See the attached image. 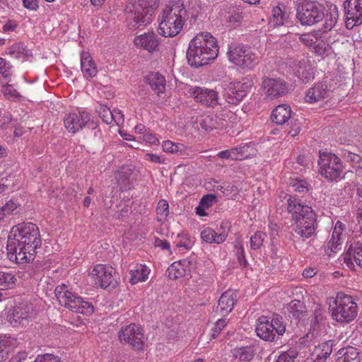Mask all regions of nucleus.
<instances>
[{
	"label": "nucleus",
	"mask_w": 362,
	"mask_h": 362,
	"mask_svg": "<svg viewBox=\"0 0 362 362\" xmlns=\"http://www.w3.org/2000/svg\"><path fill=\"white\" fill-rule=\"evenodd\" d=\"M218 54L217 41L210 33H200L189 43L187 58L188 63L194 67L208 64Z\"/></svg>",
	"instance_id": "obj_1"
},
{
	"label": "nucleus",
	"mask_w": 362,
	"mask_h": 362,
	"mask_svg": "<svg viewBox=\"0 0 362 362\" xmlns=\"http://www.w3.org/2000/svg\"><path fill=\"white\" fill-rule=\"evenodd\" d=\"M158 0H129L124 8L128 26L137 29L151 23L158 6Z\"/></svg>",
	"instance_id": "obj_2"
},
{
	"label": "nucleus",
	"mask_w": 362,
	"mask_h": 362,
	"mask_svg": "<svg viewBox=\"0 0 362 362\" xmlns=\"http://www.w3.org/2000/svg\"><path fill=\"white\" fill-rule=\"evenodd\" d=\"M26 245L27 250L36 252L41 245V238L37 226L32 223H23L12 228L10 232V250L14 251L18 245Z\"/></svg>",
	"instance_id": "obj_3"
},
{
	"label": "nucleus",
	"mask_w": 362,
	"mask_h": 362,
	"mask_svg": "<svg viewBox=\"0 0 362 362\" xmlns=\"http://www.w3.org/2000/svg\"><path fill=\"white\" fill-rule=\"evenodd\" d=\"M329 307L333 319L339 322H349L357 315V304L351 296L342 292L329 299Z\"/></svg>",
	"instance_id": "obj_4"
},
{
	"label": "nucleus",
	"mask_w": 362,
	"mask_h": 362,
	"mask_svg": "<svg viewBox=\"0 0 362 362\" xmlns=\"http://www.w3.org/2000/svg\"><path fill=\"white\" fill-rule=\"evenodd\" d=\"M255 331L258 337L267 341H275L276 334L282 336L286 332V326L284 325L282 317H274L272 320L267 316H261L258 319V323Z\"/></svg>",
	"instance_id": "obj_5"
},
{
	"label": "nucleus",
	"mask_w": 362,
	"mask_h": 362,
	"mask_svg": "<svg viewBox=\"0 0 362 362\" xmlns=\"http://www.w3.org/2000/svg\"><path fill=\"white\" fill-rule=\"evenodd\" d=\"M318 165L320 175L329 181L340 177L344 170L341 159L332 153H320Z\"/></svg>",
	"instance_id": "obj_6"
},
{
	"label": "nucleus",
	"mask_w": 362,
	"mask_h": 362,
	"mask_svg": "<svg viewBox=\"0 0 362 362\" xmlns=\"http://www.w3.org/2000/svg\"><path fill=\"white\" fill-rule=\"evenodd\" d=\"M296 17L303 25H312L325 18V8L317 1H305L298 6Z\"/></svg>",
	"instance_id": "obj_7"
},
{
	"label": "nucleus",
	"mask_w": 362,
	"mask_h": 362,
	"mask_svg": "<svg viewBox=\"0 0 362 362\" xmlns=\"http://www.w3.org/2000/svg\"><path fill=\"white\" fill-rule=\"evenodd\" d=\"M230 62L242 69H252L258 62V57L249 47L237 46L228 52Z\"/></svg>",
	"instance_id": "obj_8"
},
{
	"label": "nucleus",
	"mask_w": 362,
	"mask_h": 362,
	"mask_svg": "<svg viewBox=\"0 0 362 362\" xmlns=\"http://www.w3.org/2000/svg\"><path fill=\"white\" fill-rule=\"evenodd\" d=\"M262 88L266 96L270 100L282 97L288 93V83L280 78L264 77Z\"/></svg>",
	"instance_id": "obj_9"
},
{
	"label": "nucleus",
	"mask_w": 362,
	"mask_h": 362,
	"mask_svg": "<svg viewBox=\"0 0 362 362\" xmlns=\"http://www.w3.org/2000/svg\"><path fill=\"white\" fill-rule=\"evenodd\" d=\"M119 340L131 345L136 349H141L144 344L141 329L135 324H131L122 329L119 332Z\"/></svg>",
	"instance_id": "obj_10"
},
{
	"label": "nucleus",
	"mask_w": 362,
	"mask_h": 362,
	"mask_svg": "<svg viewBox=\"0 0 362 362\" xmlns=\"http://www.w3.org/2000/svg\"><path fill=\"white\" fill-rule=\"evenodd\" d=\"M158 33L165 37H172L182 30L185 21L161 13L159 17Z\"/></svg>",
	"instance_id": "obj_11"
},
{
	"label": "nucleus",
	"mask_w": 362,
	"mask_h": 362,
	"mask_svg": "<svg viewBox=\"0 0 362 362\" xmlns=\"http://www.w3.org/2000/svg\"><path fill=\"white\" fill-rule=\"evenodd\" d=\"M91 274L96 276V284L103 288H115L117 284L113 275L115 274V269L111 266L98 264L93 268Z\"/></svg>",
	"instance_id": "obj_12"
},
{
	"label": "nucleus",
	"mask_w": 362,
	"mask_h": 362,
	"mask_svg": "<svg viewBox=\"0 0 362 362\" xmlns=\"http://www.w3.org/2000/svg\"><path fill=\"white\" fill-rule=\"evenodd\" d=\"M251 86L250 81H238L229 83L224 95L226 101L233 105L239 103L247 95V90Z\"/></svg>",
	"instance_id": "obj_13"
},
{
	"label": "nucleus",
	"mask_w": 362,
	"mask_h": 362,
	"mask_svg": "<svg viewBox=\"0 0 362 362\" xmlns=\"http://www.w3.org/2000/svg\"><path fill=\"white\" fill-rule=\"evenodd\" d=\"M188 94L197 102L207 107H214L218 104V93L216 91L202 87H190Z\"/></svg>",
	"instance_id": "obj_14"
},
{
	"label": "nucleus",
	"mask_w": 362,
	"mask_h": 362,
	"mask_svg": "<svg viewBox=\"0 0 362 362\" xmlns=\"http://www.w3.org/2000/svg\"><path fill=\"white\" fill-rule=\"evenodd\" d=\"M55 296L59 303L73 312L78 313L79 310L78 303H81V297L76 296L73 293L66 290L65 285H61L56 287L54 291Z\"/></svg>",
	"instance_id": "obj_15"
},
{
	"label": "nucleus",
	"mask_w": 362,
	"mask_h": 362,
	"mask_svg": "<svg viewBox=\"0 0 362 362\" xmlns=\"http://www.w3.org/2000/svg\"><path fill=\"white\" fill-rule=\"evenodd\" d=\"M90 121V116L86 112L69 113L64 117V123L66 129L75 134L83 129Z\"/></svg>",
	"instance_id": "obj_16"
},
{
	"label": "nucleus",
	"mask_w": 362,
	"mask_h": 362,
	"mask_svg": "<svg viewBox=\"0 0 362 362\" xmlns=\"http://www.w3.org/2000/svg\"><path fill=\"white\" fill-rule=\"evenodd\" d=\"M195 269V262L188 259H183L173 262L167 269L166 273L170 279L190 276L192 270Z\"/></svg>",
	"instance_id": "obj_17"
},
{
	"label": "nucleus",
	"mask_w": 362,
	"mask_h": 362,
	"mask_svg": "<svg viewBox=\"0 0 362 362\" xmlns=\"http://www.w3.org/2000/svg\"><path fill=\"white\" fill-rule=\"evenodd\" d=\"M33 306L28 302H21L13 310L12 313L7 315V320L13 327L23 324L31 317Z\"/></svg>",
	"instance_id": "obj_18"
},
{
	"label": "nucleus",
	"mask_w": 362,
	"mask_h": 362,
	"mask_svg": "<svg viewBox=\"0 0 362 362\" xmlns=\"http://www.w3.org/2000/svg\"><path fill=\"white\" fill-rule=\"evenodd\" d=\"M346 25L351 21L352 27L362 23V0H346L344 2Z\"/></svg>",
	"instance_id": "obj_19"
},
{
	"label": "nucleus",
	"mask_w": 362,
	"mask_h": 362,
	"mask_svg": "<svg viewBox=\"0 0 362 362\" xmlns=\"http://www.w3.org/2000/svg\"><path fill=\"white\" fill-rule=\"evenodd\" d=\"M305 209L308 211L306 214L308 216V217H307L308 221H305L303 222L300 221L295 223L296 225L293 228L294 233H293V236L294 238H308L315 233L316 216L315 214H313L308 208Z\"/></svg>",
	"instance_id": "obj_20"
},
{
	"label": "nucleus",
	"mask_w": 362,
	"mask_h": 362,
	"mask_svg": "<svg viewBox=\"0 0 362 362\" xmlns=\"http://www.w3.org/2000/svg\"><path fill=\"white\" fill-rule=\"evenodd\" d=\"M10 235L8 237L7 240V256L8 258L12 261L15 262L18 264H24L27 263L34 259V257L36 254V252H32L27 250L28 247L26 245H18L16 247V250H10Z\"/></svg>",
	"instance_id": "obj_21"
},
{
	"label": "nucleus",
	"mask_w": 362,
	"mask_h": 362,
	"mask_svg": "<svg viewBox=\"0 0 362 362\" xmlns=\"http://www.w3.org/2000/svg\"><path fill=\"white\" fill-rule=\"evenodd\" d=\"M306 208L310 209L313 214H315L311 207L308 205H303L298 199L290 196L287 200V209L291 214L295 223L308 221L307 217L308 216L306 215L308 212Z\"/></svg>",
	"instance_id": "obj_22"
},
{
	"label": "nucleus",
	"mask_w": 362,
	"mask_h": 362,
	"mask_svg": "<svg viewBox=\"0 0 362 362\" xmlns=\"http://www.w3.org/2000/svg\"><path fill=\"white\" fill-rule=\"evenodd\" d=\"M134 45L149 52L156 51L160 44L159 37L154 32H148L134 38Z\"/></svg>",
	"instance_id": "obj_23"
},
{
	"label": "nucleus",
	"mask_w": 362,
	"mask_h": 362,
	"mask_svg": "<svg viewBox=\"0 0 362 362\" xmlns=\"http://www.w3.org/2000/svg\"><path fill=\"white\" fill-rule=\"evenodd\" d=\"M162 14L177 18L183 21L187 18V11L182 0H171L165 6Z\"/></svg>",
	"instance_id": "obj_24"
},
{
	"label": "nucleus",
	"mask_w": 362,
	"mask_h": 362,
	"mask_svg": "<svg viewBox=\"0 0 362 362\" xmlns=\"http://www.w3.org/2000/svg\"><path fill=\"white\" fill-rule=\"evenodd\" d=\"M292 111L291 107L287 104H282L278 105L272 111L271 119L273 122L276 124L281 125L291 120V124L293 122V117L292 116Z\"/></svg>",
	"instance_id": "obj_25"
},
{
	"label": "nucleus",
	"mask_w": 362,
	"mask_h": 362,
	"mask_svg": "<svg viewBox=\"0 0 362 362\" xmlns=\"http://www.w3.org/2000/svg\"><path fill=\"white\" fill-rule=\"evenodd\" d=\"M255 346L250 344L236 346L232 349L231 353L237 362H252L255 356Z\"/></svg>",
	"instance_id": "obj_26"
},
{
	"label": "nucleus",
	"mask_w": 362,
	"mask_h": 362,
	"mask_svg": "<svg viewBox=\"0 0 362 362\" xmlns=\"http://www.w3.org/2000/svg\"><path fill=\"white\" fill-rule=\"evenodd\" d=\"M144 81L148 83L153 92L160 95L165 90V79L158 72H151L144 77Z\"/></svg>",
	"instance_id": "obj_27"
},
{
	"label": "nucleus",
	"mask_w": 362,
	"mask_h": 362,
	"mask_svg": "<svg viewBox=\"0 0 362 362\" xmlns=\"http://www.w3.org/2000/svg\"><path fill=\"white\" fill-rule=\"evenodd\" d=\"M360 351L353 346L344 347L336 354V362H360Z\"/></svg>",
	"instance_id": "obj_28"
},
{
	"label": "nucleus",
	"mask_w": 362,
	"mask_h": 362,
	"mask_svg": "<svg viewBox=\"0 0 362 362\" xmlns=\"http://www.w3.org/2000/svg\"><path fill=\"white\" fill-rule=\"evenodd\" d=\"M81 66L85 77H94L98 72L95 64L89 53L83 52L81 56Z\"/></svg>",
	"instance_id": "obj_29"
},
{
	"label": "nucleus",
	"mask_w": 362,
	"mask_h": 362,
	"mask_svg": "<svg viewBox=\"0 0 362 362\" xmlns=\"http://www.w3.org/2000/svg\"><path fill=\"white\" fill-rule=\"evenodd\" d=\"M163 151L177 154L178 156H188L191 149L182 144L174 143L171 141H164L162 144Z\"/></svg>",
	"instance_id": "obj_30"
},
{
	"label": "nucleus",
	"mask_w": 362,
	"mask_h": 362,
	"mask_svg": "<svg viewBox=\"0 0 362 362\" xmlns=\"http://www.w3.org/2000/svg\"><path fill=\"white\" fill-rule=\"evenodd\" d=\"M327 93L325 86L322 83H318L307 91L305 101L310 103L320 101L326 97Z\"/></svg>",
	"instance_id": "obj_31"
},
{
	"label": "nucleus",
	"mask_w": 362,
	"mask_h": 362,
	"mask_svg": "<svg viewBox=\"0 0 362 362\" xmlns=\"http://www.w3.org/2000/svg\"><path fill=\"white\" fill-rule=\"evenodd\" d=\"M234 303L235 297L233 293L226 291L221 296L218 300V308H219L220 313L225 315L232 310Z\"/></svg>",
	"instance_id": "obj_32"
},
{
	"label": "nucleus",
	"mask_w": 362,
	"mask_h": 362,
	"mask_svg": "<svg viewBox=\"0 0 362 362\" xmlns=\"http://www.w3.org/2000/svg\"><path fill=\"white\" fill-rule=\"evenodd\" d=\"M227 235L224 231L218 233L214 230L207 228L202 231L201 238L207 243L220 244L226 240Z\"/></svg>",
	"instance_id": "obj_33"
},
{
	"label": "nucleus",
	"mask_w": 362,
	"mask_h": 362,
	"mask_svg": "<svg viewBox=\"0 0 362 362\" xmlns=\"http://www.w3.org/2000/svg\"><path fill=\"white\" fill-rule=\"evenodd\" d=\"M287 309L294 318L298 320L303 318L306 313L305 305L299 300H292L288 305Z\"/></svg>",
	"instance_id": "obj_34"
},
{
	"label": "nucleus",
	"mask_w": 362,
	"mask_h": 362,
	"mask_svg": "<svg viewBox=\"0 0 362 362\" xmlns=\"http://www.w3.org/2000/svg\"><path fill=\"white\" fill-rule=\"evenodd\" d=\"M149 269L146 267L140 264L136 267V269L130 271V282L132 284H135L139 281H144L147 279Z\"/></svg>",
	"instance_id": "obj_35"
},
{
	"label": "nucleus",
	"mask_w": 362,
	"mask_h": 362,
	"mask_svg": "<svg viewBox=\"0 0 362 362\" xmlns=\"http://www.w3.org/2000/svg\"><path fill=\"white\" fill-rule=\"evenodd\" d=\"M222 120L216 115H207L200 123L202 129L206 132H210L213 129H218L222 126Z\"/></svg>",
	"instance_id": "obj_36"
},
{
	"label": "nucleus",
	"mask_w": 362,
	"mask_h": 362,
	"mask_svg": "<svg viewBox=\"0 0 362 362\" xmlns=\"http://www.w3.org/2000/svg\"><path fill=\"white\" fill-rule=\"evenodd\" d=\"M286 15L280 7H275L272 9V16L269 21L271 28H276L284 25Z\"/></svg>",
	"instance_id": "obj_37"
},
{
	"label": "nucleus",
	"mask_w": 362,
	"mask_h": 362,
	"mask_svg": "<svg viewBox=\"0 0 362 362\" xmlns=\"http://www.w3.org/2000/svg\"><path fill=\"white\" fill-rule=\"evenodd\" d=\"M98 111L99 116L105 123L110 124L114 120L117 124L119 125L120 119H117V115L111 112L110 108L106 105H100Z\"/></svg>",
	"instance_id": "obj_38"
},
{
	"label": "nucleus",
	"mask_w": 362,
	"mask_h": 362,
	"mask_svg": "<svg viewBox=\"0 0 362 362\" xmlns=\"http://www.w3.org/2000/svg\"><path fill=\"white\" fill-rule=\"evenodd\" d=\"M8 54L16 58H20L21 56L31 57L32 52L28 49L22 42L16 43L8 48Z\"/></svg>",
	"instance_id": "obj_39"
},
{
	"label": "nucleus",
	"mask_w": 362,
	"mask_h": 362,
	"mask_svg": "<svg viewBox=\"0 0 362 362\" xmlns=\"http://www.w3.org/2000/svg\"><path fill=\"white\" fill-rule=\"evenodd\" d=\"M347 255L349 257L352 256L356 264L362 267V243H357L354 246H351Z\"/></svg>",
	"instance_id": "obj_40"
},
{
	"label": "nucleus",
	"mask_w": 362,
	"mask_h": 362,
	"mask_svg": "<svg viewBox=\"0 0 362 362\" xmlns=\"http://www.w3.org/2000/svg\"><path fill=\"white\" fill-rule=\"evenodd\" d=\"M16 279L11 273L0 272V290H6L13 287Z\"/></svg>",
	"instance_id": "obj_41"
},
{
	"label": "nucleus",
	"mask_w": 362,
	"mask_h": 362,
	"mask_svg": "<svg viewBox=\"0 0 362 362\" xmlns=\"http://www.w3.org/2000/svg\"><path fill=\"white\" fill-rule=\"evenodd\" d=\"M267 235L265 233L262 231H257L254 235L250 237V247L252 250H258L265 241Z\"/></svg>",
	"instance_id": "obj_42"
},
{
	"label": "nucleus",
	"mask_w": 362,
	"mask_h": 362,
	"mask_svg": "<svg viewBox=\"0 0 362 362\" xmlns=\"http://www.w3.org/2000/svg\"><path fill=\"white\" fill-rule=\"evenodd\" d=\"M289 185L295 191L300 193H305L309 190V184L303 180L296 178H290Z\"/></svg>",
	"instance_id": "obj_43"
},
{
	"label": "nucleus",
	"mask_w": 362,
	"mask_h": 362,
	"mask_svg": "<svg viewBox=\"0 0 362 362\" xmlns=\"http://www.w3.org/2000/svg\"><path fill=\"white\" fill-rule=\"evenodd\" d=\"M156 212L158 221L165 219L169 214V205L168 202L164 199L160 200L156 208Z\"/></svg>",
	"instance_id": "obj_44"
},
{
	"label": "nucleus",
	"mask_w": 362,
	"mask_h": 362,
	"mask_svg": "<svg viewBox=\"0 0 362 362\" xmlns=\"http://www.w3.org/2000/svg\"><path fill=\"white\" fill-rule=\"evenodd\" d=\"M28 358L25 351H9L8 361L6 362H24Z\"/></svg>",
	"instance_id": "obj_45"
},
{
	"label": "nucleus",
	"mask_w": 362,
	"mask_h": 362,
	"mask_svg": "<svg viewBox=\"0 0 362 362\" xmlns=\"http://www.w3.org/2000/svg\"><path fill=\"white\" fill-rule=\"evenodd\" d=\"M132 168L127 166H122L118 171L116 178L119 183L124 182L129 180V175L132 174Z\"/></svg>",
	"instance_id": "obj_46"
},
{
	"label": "nucleus",
	"mask_w": 362,
	"mask_h": 362,
	"mask_svg": "<svg viewBox=\"0 0 362 362\" xmlns=\"http://www.w3.org/2000/svg\"><path fill=\"white\" fill-rule=\"evenodd\" d=\"M340 233L341 232L338 231L335 227L332 233V240L327 244V247L330 248L331 251L333 252H337V247L340 245V243H338L340 240Z\"/></svg>",
	"instance_id": "obj_47"
},
{
	"label": "nucleus",
	"mask_w": 362,
	"mask_h": 362,
	"mask_svg": "<svg viewBox=\"0 0 362 362\" xmlns=\"http://www.w3.org/2000/svg\"><path fill=\"white\" fill-rule=\"evenodd\" d=\"M227 325L226 318H221L217 320L212 329V333L210 336V339H215L221 332L223 328Z\"/></svg>",
	"instance_id": "obj_48"
},
{
	"label": "nucleus",
	"mask_w": 362,
	"mask_h": 362,
	"mask_svg": "<svg viewBox=\"0 0 362 362\" xmlns=\"http://www.w3.org/2000/svg\"><path fill=\"white\" fill-rule=\"evenodd\" d=\"M337 12L334 11V13H329L325 14V21L324 23V27L325 29L330 30L337 23Z\"/></svg>",
	"instance_id": "obj_49"
},
{
	"label": "nucleus",
	"mask_w": 362,
	"mask_h": 362,
	"mask_svg": "<svg viewBox=\"0 0 362 362\" xmlns=\"http://www.w3.org/2000/svg\"><path fill=\"white\" fill-rule=\"evenodd\" d=\"M342 156L344 159L352 165H357L361 160V157L359 155L346 150L343 152Z\"/></svg>",
	"instance_id": "obj_50"
},
{
	"label": "nucleus",
	"mask_w": 362,
	"mask_h": 362,
	"mask_svg": "<svg viewBox=\"0 0 362 362\" xmlns=\"http://www.w3.org/2000/svg\"><path fill=\"white\" fill-rule=\"evenodd\" d=\"M78 305L80 307L79 310L81 311H78V313L88 315L94 312L93 305L90 303L83 300L82 298H81V303H78Z\"/></svg>",
	"instance_id": "obj_51"
},
{
	"label": "nucleus",
	"mask_w": 362,
	"mask_h": 362,
	"mask_svg": "<svg viewBox=\"0 0 362 362\" xmlns=\"http://www.w3.org/2000/svg\"><path fill=\"white\" fill-rule=\"evenodd\" d=\"M332 351V342L331 341L322 343L321 345V352L318 354V357L326 359Z\"/></svg>",
	"instance_id": "obj_52"
},
{
	"label": "nucleus",
	"mask_w": 362,
	"mask_h": 362,
	"mask_svg": "<svg viewBox=\"0 0 362 362\" xmlns=\"http://www.w3.org/2000/svg\"><path fill=\"white\" fill-rule=\"evenodd\" d=\"M243 19V16L241 12H236L234 11V13L230 14L228 18V22L231 24L232 26H237L240 25Z\"/></svg>",
	"instance_id": "obj_53"
},
{
	"label": "nucleus",
	"mask_w": 362,
	"mask_h": 362,
	"mask_svg": "<svg viewBox=\"0 0 362 362\" xmlns=\"http://www.w3.org/2000/svg\"><path fill=\"white\" fill-rule=\"evenodd\" d=\"M300 40L306 46L313 47L315 43L317 42V37L312 34H303L300 37Z\"/></svg>",
	"instance_id": "obj_54"
},
{
	"label": "nucleus",
	"mask_w": 362,
	"mask_h": 362,
	"mask_svg": "<svg viewBox=\"0 0 362 362\" xmlns=\"http://www.w3.org/2000/svg\"><path fill=\"white\" fill-rule=\"evenodd\" d=\"M216 199V197L214 194H208L204 195L202 198L199 204L208 208L212 205L213 202Z\"/></svg>",
	"instance_id": "obj_55"
},
{
	"label": "nucleus",
	"mask_w": 362,
	"mask_h": 362,
	"mask_svg": "<svg viewBox=\"0 0 362 362\" xmlns=\"http://www.w3.org/2000/svg\"><path fill=\"white\" fill-rule=\"evenodd\" d=\"M236 253H237L238 261L240 265L243 267H247L248 265V263L246 260L245 252H244V249H243V246H241L237 249Z\"/></svg>",
	"instance_id": "obj_56"
},
{
	"label": "nucleus",
	"mask_w": 362,
	"mask_h": 362,
	"mask_svg": "<svg viewBox=\"0 0 362 362\" xmlns=\"http://www.w3.org/2000/svg\"><path fill=\"white\" fill-rule=\"evenodd\" d=\"M231 153H233V151H230V150L222 151L218 153V156L221 158H224V159H228V158H230L232 160H241L242 159V158L239 156L231 155Z\"/></svg>",
	"instance_id": "obj_57"
},
{
	"label": "nucleus",
	"mask_w": 362,
	"mask_h": 362,
	"mask_svg": "<svg viewBox=\"0 0 362 362\" xmlns=\"http://www.w3.org/2000/svg\"><path fill=\"white\" fill-rule=\"evenodd\" d=\"M9 347L0 344V362H6L9 358Z\"/></svg>",
	"instance_id": "obj_58"
},
{
	"label": "nucleus",
	"mask_w": 362,
	"mask_h": 362,
	"mask_svg": "<svg viewBox=\"0 0 362 362\" xmlns=\"http://www.w3.org/2000/svg\"><path fill=\"white\" fill-rule=\"evenodd\" d=\"M313 47L315 52L319 55H322L326 52V45L322 40L320 42L317 41Z\"/></svg>",
	"instance_id": "obj_59"
},
{
	"label": "nucleus",
	"mask_w": 362,
	"mask_h": 362,
	"mask_svg": "<svg viewBox=\"0 0 362 362\" xmlns=\"http://www.w3.org/2000/svg\"><path fill=\"white\" fill-rule=\"evenodd\" d=\"M18 26V23L13 20H8L3 26L2 30L4 32L13 31Z\"/></svg>",
	"instance_id": "obj_60"
},
{
	"label": "nucleus",
	"mask_w": 362,
	"mask_h": 362,
	"mask_svg": "<svg viewBox=\"0 0 362 362\" xmlns=\"http://www.w3.org/2000/svg\"><path fill=\"white\" fill-rule=\"evenodd\" d=\"M303 65H304V63H303L301 61H298V62H296L294 64L296 75L299 78H306V76H304L305 70L303 69V68L304 67Z\"/></svg>",
	"instance_id": "obj_61"
},
{
	"label": "nucleus",
	"mask_w": 362,
	"mask_h": 362,
	"mask_svg": "<svg viewBox=\"0 0 362 362\" xmlns=\"http://www.w3.org/2000/svg\"><path fill=\"white\" fill-rule=\"evenodd\" d=\"M23 4L25 8L30 10L35 11L38 8L37 0H23Z\"/></svg>",
	"instance_id": "obj_62"
},
{
	"label": "nucleus",
	"mask_w": 362,
	"mask_h": 362,
	"mask_svg": "<svg viewBox=\"0 0 362 362\" xmlns=\"http://www.w3.org/2000/svg\"><path fill=\"white\" fill-rule=\"evenodd\" d=\"M146 156L152 162L157 163H164V159L158 155L153 154V153H147Z\"/></svg>",
	"instance_id": "obj_63"
},
{
	"label": "nucleus",
	"mask_w": 362,
	"mask_h": 362,
	"mask_svg": "<svg viewBox=\"0 0 362 362\" xmlns=\"http://www.w3.org/2000/svg\"><path fill=\"white\" fill-rule=\"evenodd\" d=\"M316 269L313 267L308 268L303 270V276L305 278H312L316 274Z\"/></svg>",
	"instance_id": "obj_64"
}]
</instances>
